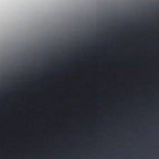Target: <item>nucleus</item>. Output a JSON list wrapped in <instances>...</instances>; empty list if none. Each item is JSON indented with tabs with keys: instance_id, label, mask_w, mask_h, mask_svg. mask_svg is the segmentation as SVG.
<instances>
[{
	"instance_id": "obj_1",
	"label": "nucleus",
	"mask_w": 159,
	"mask_h": 159,
	"mask_svg": "<svg viewBox=\"0 0 159 159\" xmlns=\"http://www.w3.org/2000/svg\"><path fill=\"white\" fill-rule=\"evenodd\" d=\"M72 71H77V70H72Z\"/></svg>"
}]
</instances>
